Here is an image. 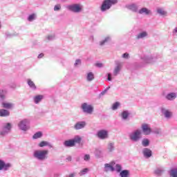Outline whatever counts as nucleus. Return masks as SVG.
Listing matches in <instances>:
<instances>
[{
    "mask_svg": "<svg viewBox=\"0 0 177 177\" xmlns=\"http://www.w3.org/2000/svg\"><path fill=\"white\" fill-rule=\"evenodd\" d=\"M32 156L37 161H45L49 157V150L36 149L33 151Z\"/></svg>",
    "mask_w": 177,
    "mask_h": 177,
    "instance_id": "nucleus-1",
    "label": "nucleus"
},
{
    "mask_svg": "<svg viewBox=\"0 0 177 177\" xmlns=\"http://www.w3.org/2000/svg\"><path fill=\"white\" fill-rule=\"evenodd\" d=\"M156 59L157 58L151 55H143L141 57L142 62L138 66V67H145L146 64H151V63H154Z\"/></svg>",
    "mask_w": 177,
    "mask_h": 177,
    "instance_id": "nucleus-2",
    "label": "nucleus"
},
{
    "mask_svg": "<svg viewBox=\"0 0 177 177\" xmlns=\"http://www.w3.org/2000/svg\"><path fill=\"white\" fill-rule=\"evenodd\" d=\"M129 138L133 143H138L142 139V130H135L129 134Z\"/></svg>",
    "mask_w": 177,
    "mask_h": 177,
    "instance_id": "nucleus-3",
    "label": "nucleus"
},
{
    "mask_svg": "<svg viewBox=\"0 0 177 177\" xmlns=\"http://www.w3.org/2000/svg\"><path fill=\"white\" fill-rule=\"evenodd\" d=\"M18 128L24 132H27L30 129V120L28 119H23L18 123Z\"/></svg>",
    "mask_w": 177,
    "mask_h": 177,
    "instance_id": "nucleus-4",
    "label": "nucleus"
},
{
    "mask_svg": "<svg viewBox=\"0 0 177 177\" xmlns=\"http://www.w3.org/2000/svg\"><path fill=\"white\" fill-rule=\"evenodd\" d=\"M10 131H12V124L9 122L3 124L0 131V136L5 138L8 134L10 133Z\"/></svg>",
    "mask_w": 177,
    "mask_h": 177,
    "instance_id": "nucleus-5",
    "label": "nucleus"
},
{
    "mask_svg": "<svg viewBox=\"0 0 177 177\" xmlns=\"http://www.w3.org/2000/svg\"><path fill=\"white\" fill-rule=\"evenodd\" d=\"M118 2L117 0H104L101 6V11L106 12L111 8L112 5H115Z\"/></svg>",
    "mask_w": 177,
    "mask_h": 177,
    "instance_id": "nucleus-6",
    "label": "nucleus"
},
{
    "mask_svg": "<svg viewBox=\"0 0 177 177\" xmlns=\"http://www.w3.org/2000/svg\"><path fill=\"white\" fill-rule=\"evenodd\" d=\"M66 8L68 10H70V12H73V13H81L84 7L81 3H74L68 6Z\"/></svg>",
    "mask_w": 177,
    "mask_h": 177,
    "instance_id": "nucleus-7",
    "label": "nucleus"
},
{
    "mask_svg": "<svg viewBox=\"0 0 177 177\" xmlns=\"http://www.w3.org/2000/svg\"><path fill=\"white\" fill-rule=\"evenodd\" d=\"M160 111L162 113V115H163V117H165L166 120H171V118L174 117V113L172 112V111H171V109L165 107H162L160 109Z\"/></svg>",
    "mask_w": 177,
    "mask_h": 177,
    "instance_id": "nucleus-8",
    "label": "nucleus"
},
{
    "mask_svg": "<svg viewBox=\"0 0 177 177\" xmlns=\"http://www.w3.org/2000/svg\"><path fill=\"white\" fill-rule=\"evenodd\" d=\"M115 67L113 71V77H117V75H120L122 70L123 65L122 62H120V61H115Z\"/></svg>",
    "mask_w": 177,
    "mask_h": 177,
    "instance_id": "nucleus-9",
    "label": "nucleus"
},
{
    "mask_svg": "<svg viewBox=\"0 0 177 177\" xmlns=\"http://www.w3.org/2000/svg\"><path fill=\"white\" fill-rule=\"evenodd\" d=\"M81 109L83 113L86 114H92V113H93V106L91 104H88L86 102L82 104Z\"/></svg>",
    "mask_w": 177,
    "mask_h": 177,
    "instance_id": "nucleus-10",
    "label": "nucleus"
},
{
    "mask_svg": "<svg viewBox=\"0 0 177 177\" xmlns=\"http://www.w3.org/2000/svg\"><path fill=\"white\" fill-rule=\"evenodd\" d=\"M97 136L99 139L104 140L109 138V131L107 130L102 129L97 131Z\"/></svg>",
    "mask_w": 177,
    "mask_h": 177,
    "instance_id": "nucleus-11",
    "label": "nucleus"
},
{
    "mask_svg": "<svg viewBox=\"0 0 177 177\" xmlns=\"http://www.w3.org/2000/svg\"><path fill=\"white\" fill-rule=\"evenodd\" d=\"M12 167V164L10 162H5V161L0 159V171H9Z\"/></svg>",
    "mask_w": 177,
    "mask_h": 177,
    "instance_id": "nucleus-12",
    "label": "nucleus"
},
{
    "mask_svg": "<svg viewBox=\"0 0 177 177\" xmlns=\"http://www.w3.org/2000/svg\"><path fill=\"white\" fill-rule=\"evenodd\" d=\"M131 115V111L128 110H123L119 117H120L122 121H129V117Z\"/></svg>",
    "mask_w": 177,
    "mask_h": 177,
    "instance_id": "nucleus-13",
    "label": "nucleus"
},
{
    "mask_svg": "<svg viewBox=\"0 0 177 177\" xmlns=\"http://www.w3.org/2000/svg\"><path fill=\"white\" fill-rule=\"evenodd\" d=\"M85 127H86V122L79 121L74 124L73 129H75V131H80V129H84Z\"/></svg>",
    "mask_w": 177,
    "mask_h": 177,
    "instance_id": "nucleus-14",
    "label": "nucleus"
},
{
    "mask_svg": "<svg viewBox=\"0 0 177 177\" xmlns=\"http://www.w3.org/2000/svg\"><path fill=\"white\" fill-rule=\"evenodd\" d=\"M126 8L129 10H131V12H133V13H139V6H138V4H128L126 5Z\"/></svg>",
    "mask_w": 177,
    "mask_h": 177,
    "instance_id": "nucleus-15",
    "label": "nucleus"
},
{
    "mask_svg": "<svg viewBox=\"0 0 177 177\" xmlns=\"http://www.w3.org/2000/svg\"><path fill=\"white\" fill-rule=\"evenodd\" d=\"M164 172H165V168L164 167H157L153 171V174L156 176H162Z\"/></svg>",
    "mask_w": 177,
    "mask_h": 177,
    "instance_id": "nucleus-16",
    "label": "nucleus"
},
{
    "mask_svg": "<svg viewBox=\"0 0 177 177\" xmlns=\"http://www.w3.org/2000/svg\"><path fill=\"white\" fill-rule=\"evenodd\" d=\"M111 41V36L107 35L103 37L102 40L99 41L100 46H104L105 45H107L109 42Z\"/></svg>",
    "mask_w": 177,
    "mask_h": 177,
    "instance_id": "nucleus-17",
    "label": "nucleus"
},
{
    "mask_svg": "<svg viewBox=\"0 0 177 177\" xmlns=\"http://www.w3.org/2000/svg\"><path fill=\"white\" fill-rule=\"evenodd\" d=\"M166 100H168L169 102H174V100H175V99H176L177 97V93L175 92H171L167 93L165 96Z\"/></svg>",
    "mask_w": 177,
    "mask_h": 177,
    "instance_id": "nucleus-18",
    "label": "nucleus"
},
{
    "mask_svg": "<svg viewBox=\"0 0 177 177\" xmlns=\"http://www.w3.org/2000/svg\"><path fill=\"white\" fill-rule=\"evenodd\" d=\"M114 164H115L114 162L104 164V172H109V171H111V172H114V167H113Z\"/></svg>",
    "mask_w": 177,
    "mask_h": 177,
    "instance_id": "nucleus-19",
    "label": "nucleus"
},
{
    "mask_svg": "<svg viewBox=\"0 0 177 177\" xmlns=\"http://www.w3.org/2000/svg\"><path fill=\"white\" fill-rule=\"evenodd\" d=\"M138 14L142 15H144L145 16H150V15H151V10L146 7H143L138 10Z\"/></svg>",
    "mask_w": 177,
    "mask_h": 177,
    "instance_id": "nucleus-20",
    "label": "nucleus"
},
{
    "mask_svg": "<svg viewBox=\"0 0 177 177\" xmlns=\"http://www.w3.org/2000/svg\"><path fill=\"white\" fill-rule=\"evenodd\" d=\"M142 129L145 135H150V133H151V128H150V125L147 124H142Z\"/></svg>",
    "mask_w": 177,
    "mask_h": 177,
    "instance_id": "nucleus-21",
    "label": "nucleus"
},
{
    "mask_svg": "<svg viewBox=\"0 0 177 177\" xmlns=\"http://www.w3.org/2000/svg\"><path fill=\"white\" fill-rule=\"evenodd\" d=\"M49 147V149H53V145H52V143L48 142V141H41L39 144H38V147Z\"/></svg>",
    "mask_w": 177,
    "mask_h": 177,
    "instance_id": "nucleus-22",
    "label": "nucleus"
},
{
    "mask_svg": "<svg viewBox=\"0 0 177 177\" xmlns=\"http://www.w3.org/2000/svg\"><path fill=\"white\" fill-rule=\"evenodd\" d=\"M107 153H111L115 150V144L114 142H109L106 147Z\"/></svg>",
    "mask_w": 177,
    "mask_h": 177,
    "instance_id": "nucleus-23",
    "label": "nucleus"
},
{
    "mask_svg": "<svg viewBox=\"0 0 177 177\" xmlns=\"http://www.w3.org/2000/svg\"><path fill=\"white\" fill-rule=\"evenodd\" d=\"M8 89H0V100L3 102L6 100V96H8Z\"/></svg>",
    "mask_w": 177,
    "mask_h": 177,
    "instance_id": "nucleus-24",
    "label": "nucleus"
},
{
    "mask_svg": "<svg viewBox=\"0 0 177 177\" xmlns=\"http://www.w3.org/2000/svg\"><path fill=\"white\" fill-rule=\"evenodd\" d=\"M44 100V95H37L33 97V102L35 104H39Z\"/></svg>",
    "mask_w": 177,
    "mask_h": 177,
    "instance_id": "nucleus-25",
    "label": "nucleus"
},
{
    "mask_svg": "<svg viewBox=\"0 0 177 177\" xmlns=\"http://www.w3.org/2000/svg\"><path fill=\"white\" fill-rule=\"evenodd\" d=\"M142 154L146 158H150L151 157L152 152L149 148H144L142 149Z\"/></svg>",
    "mask_w": 177,
    "mask_h": 177,
    "instance_id": "nucleus-26",
    "label": "nucleus"
},
{
    "mask_svg": "<svg viewBox=\"0 0 177 177\" xmlns=\"http://www.w3.org/2000/svg\"><path fill=\"white\" fill-rule=\"evenodd\" d=\"M156 12L159 16H162L163 17L167 16L168 12L164 10L162 8H158Z\"/></svg>",
    "mask_w": 177,
    "mask_h": 177,
    "instance_id": "nucleus-27",
    "label": "nucleus"
},
{
    "mask_svg": "<svg viewBox=\"0 0 177 177\" xmlns=\"http://www.w3.org/2000/svg\"><path fill=\"white\" fill-rule=\"evenodd\" d=\"M1 106L3 107V109H13V107H15V104H13L12 102H3L1 103Z\"/></svg>",
    "mask_w": 177,
    "mask_h": 177,
    "instance_id": "nucleus-28",
    "label": "nucleus"
},
{
    "mask_svg": "<svg viewBox=\"0 0 177 177\" xmlns=\"http://www.w3.org/2000/svg\"><path fill=\"white\" fill-rule=\"evenodd\" d=\"M148 35L149 33L147 31H142L136 35V39H143V38H146Z\"/></svg>",
    "mask_w": 177,
    "mask_h": 177,
    "instance_id": "nucleus-29",
    "label": "nucleus"
},
{
    "mask_svg": "<svg viewBox=\"0 0 177 177\" xmlns=\"http://www.w3.org/2000/svg\"><path fill=\"white\" fill-rule=\"evenodd\" d=\"M64 146H65V147H74L75 145L74 144V141L73 140V139H71V140L64 141Z\"/></svg>",
    "mask_w": 177,
    "mask_h": 177,
    "instance_id": "nucleus-30",
    "label": "nucleus"
},
{
    "mask_svg": "<svg viewBox=\"0 0 177 177\" xmlns=\"http://www.w3.org/2000/svg\"><path fill=\"white\" fill-rule=\"evenodd\" d=\"M10 112L8 109H0V117H9Z\"/></svg>",
    "mask_w": 177,
    "mask_h": 177,
    "instance_id": "nucleus-31",
    "label": "nucleus"
},
{
    "mask_svg": "<svg viewBox=\"0 0 177 177\" xmlns=\"http://www.w3.org/2000/svg\"><path fill=\"white\" fill-rule=\"evenodd\" d=\"M86 78L88 82H92L95 80V75L93 73L89 72L87 73Z\"/></svg>",
    "mask_w": 177,
    "mask_h": 177,
    "instance_id": "nucleus-32",
    "label": "nucleus"
},
{
    "mask_svg": "<svg viewBox=\"0 0 177 177\" xmlns=\"http://www.w3.org/2000/svg\"><path fill=\"white\" fill-rule=\"evenodd\" d=\"M27 83L30 88L32 89V91H35V89H37V86H35V83H34V82H32V80H31L30 79L27 80Z\"/></svg>",
    "mask_w": 177,
    "mask_h": 177,
    "instance_id": "nucleus-33",
    "label": "nucleus"
},
{
    "mask_svg": "<svg viewBox=\"0 0 177 177\" xmlns=\"http://www.w3.org/2000/svg\"><path fill=\"white\" fill-rule=\"evenodd\" d=\"M141 145L143 147H149V146H150V140H149V138L142 139Z\"/></svg>",
    "mask_w": 177,
    "mask_h": 177,
    "instance_id": "nucleus-34",
    "label": "nucleus"
},
{
    "mask_svg": "<svg viewBox=\"0 0 177 177\" xmlns=\"http://www.w3.org/2000/svg\"><path fill=\"white\" fill-rule=\"evenodd\" d=\"M169 174L170 177H177V168L171 169Z\"/></svg>",
    "mask_w": 177,
    "mask_h": 177,
    "instance_id": "nucleus-35",
    "label": "nucleus"
},
{
    "mask_svg": "<svg viewBox=\"0 0 177 177\" xmlns=\"http://www.w3.org/2000/svg\"><path fill=\"white\" fill-rule=\"evenodd\" d=\"M72 140L73 141L74 145H75L76 143H81L82 138L80 136H75Z\"/></svg>",
    "mask_w": 177,
    "mask_h": 177,
    "instance_id": "nucleus-36",
    "label": "nucleus"
},
{
    "mask_svg": "<svg viewBox=\"0 0 177 177\" xmlns=\"http://www.w3.org/2000/svg\"><path fill=\"white\" fill-rule=\"evenodd\" d=\"M120 177H129V170H122L120 173Z\"/></svg>",
    "mask_w": 177,
    "mask_h": 177,
    "instance_id": "nucleus-37",
    "label": "nucleus"
},
{
    "mask_svg": "<svg viewBox=\"0 0 177 177\" xmlns=\"http://www.w3.org/2000/svg\"><path fill=\"white\" fill-rule=\"evenodd\" d=\"M42 131H38L32 136V139H40L43 136Z\"/></svg>",
    "mask_w": 177,
    "mask_h": 177,
    "instance_id": "nucleus-38",
    "label": "nucleus"
},
{
    "mask_svg": "<svg viewBox=\"0 0 177 177\" xmlns=\"http://www.w3.org/2000/svg\"><path fill=\"white\" fill-rule=\"evenodd\" d=\"M89 172V169L88 168H84L80 170L79 172L80 176H84V175H86Z\"/></svg>",
    "mask_w": 177,
    "mask_h": 177,
    "instance_id": "nucleus-39",
    "label": "nucleus"
},
{
    "mask_svg": "<svg viewBox=\"0 0 177 177\" xmlns=\"http://www.w3.org/2000/svg\"><path fill=\"white\" fill-rule=\"evenodd\" d=\"M121 106V104L119 102H116L112 104L111 109L113 111L118 110V107Z\"/></svg>",
    "mask_w": 177,
    "mask_h": 177,
    "instance_id": "nucleus-40",
    "label": "nucleus"
},
{
    "mask_svg": "<svg viewBox=\"0 0 177 177\" xmlns=\"http://www.w3.org/2000/svg\"><path fill=\"white\" fill-rule=\"evenodd\" d=\"M114 171H116L118 173H120L122 171V166H121L120 164L115 165Z\"/></svg>",
    "mask_w": 177,
    "mask_h": 177,
    "instance_id": "nucleus-41",
    "label": "nucleus"
},
{
    "mask_svg": "<svg viewBox=\"0 0 177 177\" xmlns=\"http://www.w3.org/2000/svg\"><path fill=\"white\" fill-rule=\"evenodd\" d=\"M35 19H37V15H35V14H32V15H29L28 17V21H34V20H35Z\"/></svg>",
    "mask_w": 177,
    "mask_h": 177,
    "instance_id": "nucleus-42",
    "label": "nucleus"
},
{
    "mask_svg": "<svg viewBox=\"0 0 177 177\" xmlns=\"http://www.w3.org/2000/svg\"><path fill=\"white\" fill-rule=\"evenodd\" d=\"M82 61L80 59L75 60L74 67H80L81 66Z\"/></svg>",
    "mask_w": 177,
    "mask_h": 177,
    "instance_id": "nucleus-43",
    "label": "nucleus"
},
{
    "mask_svg": "<svg viewBox=\"0 0 177 177\" xmlns=\"http://www.w3.org/2000/svg\"><path fill=\"white\" fill-rule=\"evenodd\" d=\"M83 160H84V161H86V162H88V161H89L91 160V155L85 154L83 156Z\"/></svg>",
    "mask_w": 177,
    "mask_h": 177,
    "instance_id": "nucleus-44",
    "label": "nucleus"
},
{
    "mask_svg": "<svg viewBox=\"0 0 177 177\" xmlns=\"http://www.w3.org/2000/svg\"><path fill=\"white\" fill-rule=\"evenodd\" d=\"M62 9V6L60 4H57L54 6L55 12H59Z\"/></svg>",
    "mask_w": 177,
    "mask_h": 177,
    "instance_id": "nucleus-45",
    "label": "nucleus"
},
{
    "mask_svg": "<svg viewBox=\"0 0 177 177\" xmlns=\"http://www.w3.org/2000/svg\"><path fill=\"white\" fill-rule=\"evenodd\" d=\"M55 38H56V36L55 35V34L50 35L47 36L48 41H53V39H55Z\"/></svg>",
    "mask_w": 177,
    "mask_h": 177,
    "instance_id": "nucleus-46",
    "label": "nucleus"
},
{
    "mask_svg": "<svg viewBox=\"0 0 177 177\" xmlns=\"http://www.w3.org/2000/svg\"><path fill=\"white\" fill-rule=\"evenodd\" d=\"M153 133H156V135H161L162 133L161 129H155L153 130Z\"/></svg>",
    "mask_w": 177,
    "mask_h": 177,
    "instance_id": "nucleus-47",
    "label": "nucleus"
},
{
    "mask_svg": "<svg viewBox=\"0 0 177 177\" xmlns=\"http://www.w3.org/2000/svg\"><path fill=\"white\" fill-rule=\"evenodd\" d=\"M95 66L98 67V68H102V67H104V65L102 63L98 62L95 64Z\"/></svg>",
    "mask_w": 177,
    "mask_h": 177,
    "instance_id": "nucleus-48",
    "label": "nucleus"
},
{
    "mask_svg": "<svg viewBox=\"0 0 177 177\" xmlns=\"http://www.w3.org/2000/svg\"><path fill=\"white\" fill-rule=\"evenodd\" d=\"M123 59H129V54L128 53H124L122 55Z\"/></svg>",
    "mask_w": 177,
    "mask_h": 177,
    "instance_id": "nucleus-49",
    "label": "nucleus"
},
{
    "mask_svg": "<svg viewBox=\"0 0 177 177\" xmlns=\"http://www.w3.org/2000/svg\"><path fill=\"white\" fill-rule=\"evenodd\" d=\"M107 80L108 81H112L113 80V78L111 77V73H108L107 74Z\"/></svg>",
    "mask_w": 177,
    "mask_h": 177,
    "instance_id": "nucleus-50",
    "label": "nucleus"
},
{
    "mask_svg": "<svg viewBox=\"0 0 177 177\" xmlns=\"http://www.w3.org/2000/svg\"><path fill=\"white\" fill-rule=\"evenodd\" d=\"M174 35H177V26L173 30Z\"/></svg>",
    "mask_w": 177,
    "mask_h": 177,
    "instance_id": "nucleus-51",
    "label": "nucleus"
},
{
    "mask_svg": "<svg viewBox=\"0 0 177 177\" xmlns=\"http://www.w3.org/2000/svg\"><path fill=\"white\" fill-rule=\"evenodd\" d=\"M109 89H110V86L107 87L102 93H101L102 95H104V93H106Z\"/></svg>",
    "mask_w": 177,
    "mask_h": 177,
    "instance_id": "nucleus-52",
    "label": "nucleus"
},
{
    "mask_svg": "<svg viewBox=\"0 0 177 177\" xmlns=\"http://www.w3.org/2000/svg\"><path fill=\"white\" fill-rule=\"evenodd\" d=\"M38 59H42V57H44V53H41L38 55Z\"/></svg>",
    "mask_w": 177,
    "mask_h": 177,
    "instance_id": "nucleus-53",
    "label": "nucleus"
},
{
    "mask_svg": "<svg viewBox=\"0 0 177 177\" xmlns=\"http://www.w3.org/2000/svg\"><path fill=\"white\" fill-rule=\"evenodd\" d=\"M11 88H12V89H16V84L12 85V86H11Z\"/></svg>",
    "mask_w": 177,
    "mask_h": 177,
    "instance_id": "nucleus-54",
    "label": "nucleus"
},
{
    "mask_svg": "<svg viewBox=\"0 0 177 177\" xmlns=\"http://www.w3.org/2000/svg\"><path fill=\"white\" fill-rule=\"evenodd\" d=\"M67 161H71V156H68L67 158H66Z\"/></svg>",
    "mask_w": 177,
    "mask_h": 177,
    "instance_id": "nucleus-55",
    "label": "nucleus"
},
{
    "mask_svg": "<svg viewBox=\"0 0 177 177\" xmlns=\"http://www.w3.org/2000/svg\"><path fill=\"white\" fill-rule=\"evenodd\" d=\"M97 153H102V151H100V150H97Z\"/></svg>",
    "mask_w": 177,
    "mask_h": 177,
    "instance_id": "nucleus-56",
    "label": "nucleus"
},
{
    "mask_svg": "<svg viewBox=\"0 0 177 177\" xmlns=\"http://www.w3.org/2000/svg\"><path fill=\"white\" fill-rule=\"evenodd\" d=\"M0 28H1V22H0Z\"/></svg>",
    "mask_w": 177,
    "mask_h": 177,
    "instance_id": "nucleus-57",
    "label": "nucleus"
}]
</instances>
